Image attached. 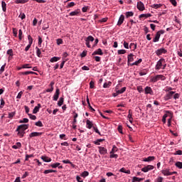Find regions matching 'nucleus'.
<instances>
[{
    "label": "nucleus",
    "mask_w": 182,
    "mask_h": 182,
    "mask_svg": "<svg viewBox=\"0 0 182 182\" xmlns=\"http://www.w3.org/2000/svg\"><path fill=\"white\" fill-rule=\"evenodd\" d=\"M22 69H32L31 64H24L22 66Z\"/></svg>",
    "instance_id": "obj_40"
},
{
    "label": "nucleus",
    "mask_w": 182,
    "mask_h": 182,
    "mask_svg": "<svg viewBox=\"0 0 182 182\" xmlns=\"http://www.w3.org/2000/svg\"><path fill=\"white\" fill-rule=\"evenodd\" d=\"M145 94L146 95H153V90L151 89V87H145Z\"/></svg>",
    "instance_id": "obj_16"
},
{
    "label": "nucleus",
    "mask_w": 182,
    "mask_h": 182,
    "mask_svg": "<svg viewBox=\"0 0 182 182\" xmlns=\"http://www.w3.org/2000/svg\"><path fill=\"white\" fill-rule=\"evenodd\" d=\"M126 15V18H130V16H133V15H134V13H133L132 11H127L125 14Z\"/></svg>",
    "instance_id": "obj_37"
},
{
    "label": "nucleus",
    "mask_w": 182,
    "mask_h": 182,
    "mask_svg": "<svg viewBox=\"0 0 182 182\" xmlns=\"http://www.w3.org/2000/svg\"><path fill=\"white\" fill-rule=\"evenodd\" d=\"M35 125L38 127H43V124L42 123V121H38L35 123Z\"/></svg>",
    "instance_id": "obj_39"
},
{
    "label": "nucleus",
    "mask_w": 182,
    "mask_h": 182,
    "mask_svg": "<svg viewBox=\"0 0 182 182\" xmlns=\"http://www.w3.org/2000/svg\"><path fill=\"white\" fill-rule=\"evenodd\" d=\"M116 151H117V147H116V146H114L112 151H110V154L116 153Z\"/></svg>",
    "instance_id": "obj_58"
},
{
    "label": "nucleus",
    "mask_w": 182,
    "mask_h": 182,
    "mask_svg": "<svg viewBox=\"0 0 182 182\" xmlns=\"http://www.w3.org/2000/svg\"><path fill=\"white\" fill-rule=\"evenodd\" d=\"M117 129H118L119 133H120L121 134H123V126L119 125Z\"/></svg>",
    "instance_id": "obj_48"
},
{
    "label": "nucleus",
    "mask_w": 182,
    "mask_h": 182,
    "mask_svg": "<svg viewBox=\"0 0 182 182\" xmlns=\"http://www.w3.org/2000/svg\"><path fill=\"white\" fill-rule=\"evenodd\" d=\"M7 55H9V56H14V50H12V49L8 50Z\"/></svg>",
    "instance_id": "obj_55"
},
{
    "label": "nucleus",
    "mask_w": 182,
    "mask_h": 182,
    "mask_svg": "<svg viewBox=\"0 0 182 182\" xmlns=\"http://www.w3.org/2000/svg\"><path fill=\"white\" fill-rule=\"evenodd\" d=\"M173 99L175 100H177V99H180V94H178V93L173 94Z\"/></svg>",
    "instance_id": "obj_56"
},
{
    "label": "nucleus",
    "mask_w": 182,
    "mask_h": 182,
    "mask_svg": "<svg viewBox=\"0 0 182 182\" xmlns=\"http://www.w3.org/2000/svg\"><path fill=\"white\" fill-rule=\"evenodd\" d=\"M136 8H137V9H139V11H144V9H145L144 4H143V2H141V1H138Z\"/></svg>",
    "instance_id": "obj_10"
},
{
    "label": "nucleus",
    "mask_w": 182,
    "mask_h": 182,
    "mask_svg": "<svg viewBox=\"0 0 182 182\" xmlns=\"http://www.w3.org/2000/svg\"><path fill=\"white\" fill-rule=\"evenodd\" d=\"M124 22V15L122 14L118 20L117 26H120Z\"/></svg>",
    "instance_id": "obj_17"
},
{
    "label": "nucleus",
    "mask_w": 182,
    "mask_h": 182,
    "mask_svg": "<svg viewBox=\"0 0 182 182\" xmlns=\"http://www.w3.org/2000/svg\"><path fill=\"white\" fill-rule=\"evenodd\" d=\"M59 95H60V90H59V88H57L53 97L55 102H57L58 99H59Z\"/></svg>",
    "instance_id": "obj_8"
},
{
    "label": "nucleus",
    "mask_w": 182,
    "mask_h": 182,
    "mask_svg": "<svg viewBox=\"0 0 182 182\" xmlns=\"http://www.w3.org/2000/svg\"><path fill=\"white\" fill-rule=\"evenodd\" d=\"M137 48V44H135L134 43H131L129 45V49H133V50H136Z\"/></svg>",
    "instance_id": "obj_27"
},
{
    "label": "nucleus",
    "mask_w": 182,
    "mask_h": 182,
    "mask_svg": "<svg viewBox=\"0 0 182 182\" xmlns=\"http://www.w3.org/2000/svg\"><path fill=\"white\" fill-rule=\"evenodd\" d=\"M99 149V153L100 154H107V149L105 147H102V146H98Z\"/></svg>",
    "instance_id": "obj_13"
},
{
    "label": "nucleus",
    "mask_w": 182,
    "mask_h": 182,
    "mask_svg": "<svg viewBox=\"0 0 182 182\" xmlns=\"http://www.w3.org/2000/svg\"><path fill=\"white\" fill-rule=\"evenodd\" d=\"M57 45H63V40L62 38H58L56 40Z\"/></svg>",
    "instance_id": "obj_50"
},
{
    "label": "nucleus",
    "mask_w": 182,
    "mask_h": 182,
    "mask_svg": "<svg viewBox=\"0 0 182 182\" xmlns=\"http://www.w3.org/2000/svg\"><path fill=\"white\" fill-rule=\"evenodd\" d=\"M162 174L164 176H171V172H170V169H164L161 171Z\"/></svg>",
    "instance_id": "obj_19"
},
{
    "label": "nucleus",
    "mask_w": 182,
    "mask_h": 182,
    "mask_svg": "<svg viewBox=\"0 0 182 182\" xmlns=\"http://www.w3.org/2000/svg\"><path fill=\"white\" fill-rule=\"evenodd\" d=\"M143 180H144V178H137L136 176L133 177V182L134 181L140 182V181H143Z\"/></svg>",
    "instance_id": "obj_31"
},
{
    "label": "nucleus",
    "mask_w": 182,
    "mask_h": 182,
    "mask_svg": "<svg viewBox=\"0 0 182 182\" xmlns=\"http://www.w3.org/2000/svg\"><path fill=\"white\" fill-rule=\"evenodd\" d=\"M43 134V132H32L29 134L30 139H32V137H39Z\"/></svg>",
    "instance_id": "obj_11"
},
{
    "label": "nucleus",
    "mask_w": 182,
    "mask_h": 182,
    "mask_svg": "<svg viewBox=\"0 0 182 182\" xmlns=\"http://www.w3.org/2000/svg\"><path fill=\"white\" fill-rule=\"evenodd\" d=\"M15 114H16V112H10V113H9L8 118L13 119L14 117Z\"/></svg>",
    "instance_id": "obj_42"
},
{
    "label": "nucleus",
    "mask_w": 182,
    "mask_h": 182,
    "mask_svg": "<svg viewBox=\"0 0 182 182\" xmlns=\"http://www.w3.org/2000/svg\"><path fill=\"white\" fill-rule=\"evenodd\" d=\"M16 132H17V136H18V137H20V139H22V137H23V136H25V132L19 129L18 130V128L16 129Z\"/></svg>",
    "instance_id": "obj_15"
},
{
    "label": "nucleus",
    "mask_w": 182,
    "mask_h": 182,
    "mask_svg": "<svg viewBox=\"0 0 182 182\" xmlns=\"http://www.w3.org/2000/svg\"><path fill=\"white\" fill-rule=\"evenodd\" d=\"M176 92L174 91H170L169 92L166 93L165 96L164 97V100H170L171 99H173L174 94Z\"/></svg>",
    "instance_id": "obj_5"
},
{
    "label": "nucleus",
    "mask_w": 182,
    "mask_h": 182,
    "mask_svg": "<svg viewBox=\"0 0 182 182\" xmlns=\"http://www.w3.org/2000/svg\"><path fill=\"white\" fill-rule=\"evenodd\" d=\"M95 55H103V51L100 48H98L97 50L94 51L92 53V56H95Z\"/></svg>",
    "instance_id": "obj_20"
},
{
    "label": "nucleus",
    "mask_w": 182,
    "mask_h": 182,
    "mask_svg": "<svg viewBox=\"0 0 182 182\" xmlns=\"http://www.w3.org/2000/svg\"><path fill=\"white\" fill-rule=\"evenodd\" d=\"M22 147V144L21 142H17L16 145L13 146V148L16 149H21Z\"/></svg>",
    "instance_id": "obj_28"
},
{
    "label": "nucleus",
    "mask_w": 182,
    "mask_h": 182,
    "mask_svg": "<svg viewBox=\"0 0 182 182\" xmlns=\"http://www.w3.org/2000/svg\"><path fill=\"white\" fill-rule=\"evenodd\" d=\"M126 53V50H119L118 55H124Z\"/></svg>",
    "instance_id": "obj_61"
},
{
    "label": "nucleus",
    "mask_w": 182,
    "mask_h": 182,
    "mask_svg": "<svg viewBox=\"0 0 182 182\" xmlns=\"http://www.w3.org/2000/svg\"><path fill=\"white\" fill-rule=\"evenodd\" d=\"M5 66H6V63H5L4 65H2L0 68V75H2L4 72H5Z\"/></svg>",
    "instance_id": "obj_44"
},
{
    "label": "nucleus",
    "mask_w": 182,
    "mask_h": 182,
    "mask_svg": "<svg viewBox=\"0 0 182 182\" xmlns=\"http://www.w3.org/2000/svg\"><path fill=\"white\" fill-rule=\"evenodd\" d=\"M110 86H112V82H105L103 85L105 89L110 87Z\"/></svg>",
    "instance_id": "obj_32"
},
{
    "label": "nucleus",
    "mask_w": 182,
    "mask_h": 182,
    "mask_svg": "<svg viewBox=\"0 0 182 182\" xmlns=\"http://www.w3.org/2000/svg\"><path fill=\"white\" fill-rule=\"evenodd\" d=\"M44 174H49V173H57V171L53 170V169H48L44 171Z\"/></svg>",
    "instance_id": "obj_33"
},
{
    "label": "nucleus",
    "mask_w": 182,
    "mask_h": 182,
    "mask_svg": "<svg viewBox=\"0 0 182 182\" xmlns=\"http://www.w3.org/2000/svg\"><path fill=\"white\" fill-rule=\"evenodd\" d=\"M119 172L125 173V174H130V170L126 171V168H122L121 169H119Z\"/></svg>",
    "instance_id": "obj_29"
},
{
    "label": "nucleus",
    "mask_w": 182,
    "mask_h": 182,
    "mask_svg": "<svg viewBox=\"0 0 182 182\" xmlns=\"http://www.w3.org/2000/svg\"><path fill=\"white\" fill-rule=\"evenodd\" d=\"M148 163H150V161H154L156 157L154 156H148L147 158Z\"/></svg>",
    "instance_id": "obj_45"
},
{
    "label": "nucleus",
    "mask_w": 182,
    "mask_h": 182,
    "mask_svg": "<svg viewBox=\"0 0 182 182\" xmlns=\"http://www.w3.org/2000/svg\"><path fill=\"white\" fill-rule=\"evenodd\" d=\"M134 56V55H133L132 53L128 55V65H129L130 62H133V60H134V58H133Z\"/></svg>",
    "instance_id": "obj_21"
},
{
    "label": "nucleus",
    "mask_w": 182,
    "mask_h": 182,
    "mask_svg": "<svg viewBox=\"0 0 182 182\" xmlns=\"http://www.w3.org/2000/svg\"><path fill=\"white\" fill-rule=\"evenodd\" d=\"M63 102H64V98L63 97H60L58 102V106H62V105H63Z\"/></svg>",
    "instance_id": "obj_35"
},
{
    "label": "nucleus",
    "mask_w": 182,
    "mask_h": 182,
    "mask_svg": "<svg viewBox=\"0 0 182 182\" xmlns=\"http://www.w3.org/2000/svg\"><path fill=\"white\" fill-rule=\"evenodd\" d=\"M86 124H87V129H92V127H93V122H92V121L89 119L86 121Z\"/></svg>",
    "instance_id": "obj_23"
},
{
    "label": "nucleus",
    "mask_w": 182,
    "mask_h": 182,
    "mask_svg": "<svg viewBox=\"0 0 182 182\" xmlns=\"http://www.w3.org/2000/svg\"><path fill=\"white\" fill-rule=\"evenodd\" d=\"M143 62V60L141 58L139 59L138 60L135 61L134 63L130 64L131 66H139L140 65V63Z\"/></svg>",
    "instance_id": "obj_22"
},
{
    "label": "nucleus",
    "mask_w": 182,
    "mask_h": 182,
    "mask_svg": "<svg viewBox=\"0 0 182 182\" xmlns=\"http://www.w3.org/2000/svg\"><path fill=\"white\" fill-rule=\"evenodd\" d=\"M80 14V9H77L69 14V16H77Z\"/></svg>",
    "instance_id": "obj_14"
},
{
    "label": "nucleus",
    "mask_w": 182,
    "mask_h": 182,
    "mask_svg": "<svg viewBox=\"0 0 182 182\" xmlns=\"http://www.w3.org/2000/svg\"><path fill=\"white\" fill-rule=\"evenodd\" d=\"M165 63H166V60H164V58H161L156 65V67H155L156 70H160L163 67V64Z\"/></svg>",
    "instance_id": "obj_2"
},
{
    "label": "nucleus",
    "mask_w": 182,
    "mask_h": 182,
    "mask_svg": "<svg viewBox=\"0 0 182 182\" xmlns=\"http://www.w3.org/2000/svg\"><path fill=\"white\" fill-rule=\"evenodd\" d=\"M156 55H157V56H160L161 55H163V53H167V50H166L165 48H160L158 49L155 51Z\"/></svg>",
    "instance_id": "obj_7"
},
{
    "label": "nucleus",
    "mask_w": 182,
    "mask_h": 182,
    "mask_svg": "<svg viewBox=\"0 0 182 182\" xmlns=\"http://www.w3.org/2000/svg\"><path fill=\"white\" fill-rule=\"evenodd\" d=\"M150 16H151V14H141L139 16V18H140V19H141V18H150Z\"/></svg>",
    "instance_id": "obj_36"
},
{
    "label": "nucleus",
    "mask_w": 182,
    "mask_h": 182,
    "mask_svg": "<svg viewBox=\"0 0 182 182\" xmlns=\"http://www.w3.org/2000/svg\"><path fill=\"white\" fill-rule=\"evenodd\" d=\"M75 5H76V4H75V2H70L66 6V8H73V6H75Z\"/></svg>",
    "instance_id": "obj_43"
},
{
    "label": "nucleus",
    "mask_w": 182,
    "mask_h": 182,
    "mask_svg": "<svg viewBox=\"0 0 182 182\" xmlns=\"http://www.w3.org/2000/svg\"><path fill=\"white\" fill-rule=\"evenodd\" d=\"M175 166H176V167H177L178 168L181 169V168H182V162H181V161H177V162L175 164Z\"/></svg>",
    "instance_id": "obj_41"
},
{
    "label": "nucleus",
    "mask_w": 182,
    "mask_h": 182,
    "mask_svg": "<svg viewBox=\"0 0 182 182\" xmlns=\"http://www.w3.org/2000/svg\"><path fill=\"white\" fill-rule=\"evenodd\" d=\"M146 75H147V70H146L139 72V76H144Z\"/></svg>",
    "instance_id": "obj_49"
},
{
    "label": "nucleus",
    "mask_w": 182,
    "mask_h": 182,
    "mask_svg": "<svg viewBox=\"0 0 182 182\" xmlns=\"http://www.w3.org/2000/svg\"><path fill=\"white\" fill-rule=\"evenodd\" d=\"M4 106H5V100H4V98H1V99L0 109H3Z\"/></svg>",
    "instance_id": "obj_47"
},
{
    "label": "nucleus",
    "mask_w": 182,
    "mask_h": 182,
    "mask_svg": "<svg viewBox=\"0 0 182 182\" xmlns=\"http://www.w3.org/2000/svg\"><path fill=\"white\" fill-rule=\"evenodd\" d=\"M28 44L32 45L33 43V38H32V36H28Z\"/></svg>",
    "instance_id": "obj_46"
},
{
    "label": "nucleus",
    "mask_w": 182,
    "mask_h": 182,
    "mask_svg": "<svg viewBox=\"0 0 182 182\" xmlns=\"http://www.w3.org/2000/svg\"><path fill=\"white\" fill-rule=\"evenodd\" d=\"M29 0H15V4H26Z\"/></svg>",
    "instance_id": "obj_30"
},
{
    "label": "nucleus",
    "mask_w": 182,
    "mask_h": 182,
    "mask_svg": "<svg viewBox=\"0 0 182 182\" xmlns=\"http://www.w3.org/2000/svg\"><path fill=\"white\" fill-rule=\"evenodd\" d=\"M28 117L31 120H36V117L32 114H28Z\"/></svg>",
    "instance_id": "obj_53"
},
{
    "label": "nucleus",
    "mask_w": 182,
    "mask_h": 182,
    "mask_svg": "<svg viewBox=\"0 0 182 182\" xmlns=\"http://www.w3.org/2000/svg\"><path fill=\"white\" fill-rule=\"evenodd\" d=\"M29 122V119L28 118H24L23 120H20L19 123H28Z\"/></svg>",
    "instance_id": "obj_57"
},
{
    "label": "nucleus",
    "mask_w": 182,
    "mask_h": 182,
    "mask_svg": "<svg viewBox=\"0 0 182 182\" xmlns=\"http://www.w3.org/2000/svg\"><path fill=\"white\" fill-rule=\"evenodd\" d=\"M85 41L86 46L88 48H92V46H90V42H93V41H95V38H93L92 36H89L85 38Z\"/></svg>",
    "instance_id": "obj_4"
},
{
    "label": "nucleus",
    "mask_w": 182,
    "mask_h": 182,
    "mask_svg": "<svg viewBox=\"0 0 182 182\" xmlns=\"http://www.w3.org/2000/svg\"><path fill=\"white\" fill-rule=\"evenodd\" d=\"M154 168V166L153 165H148L144 168H141V171L144 173H147Z\"/></svg>",
    "instance_id": "obj_6"
},
{
    "label": "nucleus",
    "mask_w": 182,
    "mask_h": 182,
    "mask_svg": "<svg viewBox=\"0 0 182 182\" xmlns=\"http://www.w3.org/2000/svg\"><path fill=\"white\" fill-rule=\"evenodd\" d=\"M60 163H55V164H53L50 165V167H52L53 168H56V167H58V168H63V166H60Z\"/></svg>",
    "instance_id": "obj_24"
},
{
    "label": "nucleus",
    "mask_w": 182,
    "mask_h": 182,
    "mask_svg": "<svg viewBox=\"0 0 182 182\" xmlns=\"http://www.w3.org/2000/svg\"><path fill=\"white\" fill-rule=\"evenodd\" d=\"M90 89H95V82L94 81H90Z\"/></svg>",
    "instance_id": "obj_60"
},
{
    "label": "nucleus",
    "mask_w": 182,
    "mask_h": 182,
    "mask_svg": "<svg viewBox=\"0 0 182 182\" xmlns=\"http://www.w3.org/2000/svg\"><path fill=\"white\" fill-rule=\"evenodd\" d=\"M171 4L173 5V6H177V1L176 0H169Z\"/></svg>",
    "instance_id": "obj_63"
},
{
    "label": "nucleus",
    "mask_w": 182,
    "mask_h": 182,
    "mask_svg": "<svg viewBox=\"0 0 182 182\" xmlns=\"http://www.w3.org/2000/svg\"><path fill=\"white\" fill-rule=\"evenodd\" d=\"M124 48H125V49H129V43H127L126 41H124L123 43Z\"/></svg>",
    "instance_id": "obj_62"
},
{
    "label": "nucleus",
    "mask_w": 182,
    "mask_h": 182,
    "mask_svg": "<svg viewBox=\"0 0 182 182\" xmlns=\"http://www.w3.org/2000/svg\"><path fill=\"white\" fill-rule=\"evenodd\" d=\"M41 160L45 161V163H50L52 161V159L50 157L46 156L45 155L41 156Z\"/></svg>",
    "instance_id": "obj_12"
},
{
    "label": "nucleus",
    "mask_w": 182,
    "mask_h": 182,
    "mask_svg": "<svg viewBox=\"0 0 182 182\" xmlns=\"http://www.w3.org/2000/svg\"><path fill=\"white\" fill-rule=\"evenodd\" d=\"M58 60H60V58L59 57H53L50 58V62L51 63H54V62H58Z\"/></svg>",
    "instance_id": "obj_26"
},
{
    "label": "nucleus",
    "mask_w": 182,
    "mask_h": 182,
    "mask_svg": "<svg viewBox=\"0 0 182 182\" xmlns=\"http://www.w3.org/2000/svg\"><path fill=\"white\" fill-rule=\"evenodd\" d=\"M28 127H29V124H21L17 127V131L21 130L22 132H25V130H27Z\"/></svg>",
    "instance_id": "obj_9"
},
{
    "label": "nucleus",
    "mask_w": 182,
    "mask_h": 182,
    "mask_svg": "<svg viewBox=\"0 0 182 182\" xmlns=\"http://www.w3.org/2000/svg\"><path fill=\"white\" fill-rule=\"evenodd\" d=\"M109 157L110 159H117L119 157V155L114 154V153H113V154H110Z\"/></svg>",
    "instance_id": "obj_51"
},
{
    "label": "nucleus",
    "mask_w": 182,
    "mask_h": 182,
    "mask_svg": "<svg viewBox=\"0 0 182 182\" xmlns=\"http://www.w3.org/2000/svg\"><path fill=\"white\" fill-rule=\"evenodd\" d=\"M164 33V30L159 31L156 33L155 38L153 39V42L154 43L159 42L160 41V36H161V35H163Z\"/></svg>",
    "instance_id": "obj_3"
},
{
    "label": "nucleus",
    "mask_w": 182,
    "mask_h": 182,
    "mask_svg": "<svg viewBox=\"0 0 182 182\" xmlns=\"http://www.w3.org/2000/svg\"><path fill=\"white\" fill-rule=\"evenodd\" d=\"M86 55H87V51H82V53H81L80 56L81 58H85Z\"/></svg>",
    "instance_id": "obj_64"
},
{
    "label": "nucleus",
    "mask_w": 182,
    "mask_h": 182,
    "mask_svg": "<svg viewBox=\"0 0 182 182\" xmlns=\"http://www.w3.org/2000/svg\"><path fill=\"white\" fill-rule=\"evenodd\" d=\"M82 177H87V176H89V172L87 171H84L82 172V173L81 174Z\"/></svg>",
    "instance_id": "obj_59"
},
{
    "label": "nucleus",
    "mask_w": 182,
    "mask_h": 182,
    "mask_svg": "<svg viewBox=\"0 0 182 182\" xmlns=\"http://www.w3.org/2000/svg\"><path fill=\"white\" fill-rule=\"evenodd\" d=\"M32 157H33V154H30V155L26 154V155L25 161H28V160H29V159H31V158H32Z\"/></svg>",
    "instance_id": "obj_54"
},
{
    "label": "nucleus",
    "mask_w": 182,
    "mask_h": 182,
    "mask_svg": "<svg viewBox=\"0 0 182 182\" xmlns=\"http://www.w3.org/2000/svg\"><path fill=\"white\" fill-rule=\"evenodd\" d=\"M159 80H166V77L163 75H157L154 77H151L150 82L152 83H156Z\"/></svg>",
    "instance_id": "obj_1"
},
{
    "label": "nucleus",
    "mask_w": 182,
    "mask_h": 182,
    "mask_svg": "<svg viewBox=\"0 0 182 182\" xmlns=\"http://www.w3.org/2000/svg\"><path fill=\"white\" fill-rule=\"evenodd\" d=\"M171 90H173V87H166V88H165V90H164V91H165V92H167L168 93L169 92H172Z\"/></svg>",
    "instance_id": "obj_52"
},
{
    "label": "nucleus",
    "mask_w": 182,
    "mask_h": 182,
    "mask_svg": "<svg viewBox=\"0 0 182 182\" xmlns=\"http://www.w3.org/2000/svg\"><path fill=\"white\" fill-rule=\"evenodd\" d=\"M41 107H42V105H41V104H38V106H36L33 110V114H36V113L39 112V109H41Z\"/></svg>",
    "instance_id": "obj_18"
},
{
    "label": "nucleus",
    "mask_w": 182,
    "mask_h": 182,
    "mask_svg": "<svg viewBox=\"0 0 182 182\" xmlns=\"http://www.w3.org/2000/svg\"><path fill=\"white\" fill-rule=\"evenodd\" d=\"M1 6L4 12H6V3L5 1L1 2Z\"/></svg>",
    "instance_id": "obj_38"
},
{
    "label": "nucleus",
    "mask_w": 182,
    "mask_h": 182,
    "mask_svg": "<svg viewBox=\"0 0 182 182\" xmlns=\"http://www.w3.org/2000/svg\"><path fill=\"white\" fill-rule=\"evenodd\" d=\"M36 55L38 56V58H42V52L41 51V49H39V48L36 47Z\"/></svg>",
    "instance_id": "obj_25"
},
{
    "label": "nucleus",
    "mask_w": 182,
    "mask_h": 182,
    "mask_svg": "<svg viewBox=\"0 0 182 182\" xmlns=\"http://www.w3.org/2000/svg\"><path fill=\"white\" fill-rule=\"evenodd\" d=\"M126 87H122L121 90H117V92L119 94L122 95V93H124L126 92Z\"/></svg>",
    "instance_id": "obj_34"
}]
</instances>
